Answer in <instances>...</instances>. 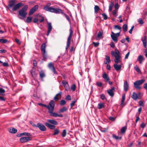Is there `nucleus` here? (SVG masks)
Returning <instances> with one entry per match:
<instances>
[{
  "label": "nucleus",
  "instance_id": "obj_1",
  "mask_svg": "<svg viewBox=\"0 0 147 147\" xmlns=\"http://www.w3.org/2000/svg\"><path fill=\"white\" fill-rule=\"evenodd\" d=\"M111 54L115 58L114 61L116 63L114 64L113 65L114 68L115 70L118 71L121 67V65H118L117 64L121 63V56L120 55V53L119 50L116 49L115 50V52L113 51L111 52Z\"/></svg>",
  "mask_w": 147,
  "mask_h": 147
},
{
  "label": "nucleus",
  "instance_id": "obj_2",
  "mask_svg": "<svg viewBox=\"0 0 147 147\" xmlns=\"http://www.w3.org/2000/svg\"><path fill=\"white\" fill-rule=\"evenodd\" d=\"M16 1L15 0H10L9 1L8 8L9 10L11 8L13 11H15L19 9L22 5V3L16 4Z\"/></svg>",
  "mask_w": 147,
  "mask_h": 147
},
{
  "label": "nucleus",
  "instance_id": "obj_3",
  "mask_svg": "<svg viewBox=\"0 0 147 147\" xmlns=\"http://www.w3.org/2000/svg\"><path fill=\"white\" fill-rule=\"evenodd\" d=\"M47 5H45L44 8L45 10L50 12L56 14H63V10L60 9L58 7L57 8H54L53 7H49Z\"/></svg>",
  "mask_w": 147,
  "mask_h": 147
},
{
  "label": "nucleus",
  "instance_id": "obj_4",
  "mask_svg": "<svg viewBox=\"0 0 147 147\" xmlns=\"http://www.w3.org/2000/svg\"><path fill=\"white\" fill-rule=\"evenodd\" d=\"M28 7V5H26L19 11L18 15L20 16L19 17L20 19H22L26 17L27 14L26 11Z\"/></svg>",
  "mask_w": 147,
  "mask_h": 147
},
{
  "label": "nucleus",
  "instance_id": "obj_5",
  "mask_svg": "<svg viewBox=\"0 0 147 147\" xmlns=\"http://www.w3.org/2000/svg\"><path fill=\"white\" fill-rule=\"evenodd\" d=\"M39 105L47 108L49 110L48 112L50 114L51 111H53L54 109L55 102L54 100H51L49 103L48 105L40 103Z\"/></svg>",
  "mask_w": 147,
  "mask_h": 147
},
{
  "label": "nucleus",
  "instance_id": "obj_6",
  "mask_svg": "<svg viewBox=\"0 0 147 147\" xmlns=\"http://www.w3.org/2000/svg\"><path fill=\"white\" fill-rule=\"evenodd\" d=\"M69 31L70 32V33L67 39L66 46L65 48L66 50L70 46L71 39L73 33V31L71 27L69 30Z\"/></svg>",
  "mask_w": 147,
  "mask_h": 147
},
{
  "label": "nucleus",
  "instance_id": "obj_7",
  "mask_svg": "<svg viewBox=\"0 0 147 147\" xmlns=\"http://www.w3.org/2000/svg\"><path fill=\"white\" fill-rule=\"evenodd\" d=\"M145 81V80L144 79L136 81L134 83V87L137 90H140L141 88L140 85L143 83Z\"/></svg>",
  "mask_w": 147,
  "mask_h": 147
},
{
  "label": "nucleus",
  "instance_id": "obj_8",
  "mask_svg": "<svg viewBox=\"0 0 147 147\" xmlns=\"http://www.w3.org/2000/svg\"><path fill=\"white\" fill-rule=\"evenodd\" d=\"M46 45L45 43L42 44L41 46L40 49L42 51V53L43 55L44 58L46 59L47 58V55L45 53Z\"/></svg>",
  "mask_w": 147,
  "mask_h": 147
},
{
  "label": "nucleus",
  "instance_id": "obj_9",
  "mask_svg": "<svg viewBox=\"0 0 147 147\" xmlns=\"http://www.w3.org/2000/svg\"><path fill=\"white\" fill-rule=\"evenodd\" d=\"M32 139V138L29 137H23L20 138V141L21 143H24L31 140Z\"/></svg>",
  "mask_w": 147,
  "mask_h": 147
},
{
  "label": "nucleus",
  "instance_id": "obj_10",
  "mask_svg": "<svg viewBox=\"0 0 147 147\" xmlns=\"http://www.w3.org/2000/svg\"><path fill=\"white\" fill-rule=\"evenodd\" d=\"M37 126L42 131H45L46 130V128L45 125L41 123H38Z\"/></svg>",
  "mask_w": 147,
  "mask_h": 147
},
{
  "label": "nucleus",
  "instance_id": "obj_11",
  "mask_svg": "<svg viewBox=\"0 0 147 147\" xmlns=\"http://www.w3.org/2000/svg\"><path fill=\"white\" fill-rule=\"evenodd\" d=\"M38 8V5H35L30 10L29 13V15L30 16L32 15L33 13L36 11Z\"/></svg>",
  "mask_w": 147,
  "mask_h": 147
},
{
  "label": "nucleus",
  "instance_id": "obj_12",
  "mask_svg": "<svg viewBox=\"0 0 147 147\" xmlns=\"http://www.w3.org/2000/svg\"><path fill=\"white\" fill-rule=\"evenodd\" d=\"M36 68L33 67L32 69L31 70L30 73L34 78H36L37 75V74L35 71Z\"/></svg>",
  "mask_w": 147,
  "mask_h": 147
},
{
  "label": "nucleus",
  "instance_id": "obj_13",
  "mask_svg": "<svg viewBox=\"0 0 147 147\" xmlns=\"http://www.w3.org/2000/svg\"><path fill=\"white\" fill-rule=\"evenodd\" d=\"M47 24L48 26V30L47 35V36H48L49 35V33L52 30V27L51 23L47 22Z\"/></svg>",
  "mask_w": 147,
  "mask_h": 147
},
{
  "label": "nucleus",
  "instance_id": "obj_14",
  "mask_svg": "<svg viewBox=\"0 0 147 147\" xmlns=\"http://www.w3.org/2000/svg\"><path fill=\"white\" fill-rule=\"evenodd\" d=\"M61 92H60L59 93L57 94L55 96L54 99L55 101H57L61 98Z\"/></svg>",
  "mask_w": 147,
  "mask_h": 147
},
{
  "label": "nucleus",
  "instance_id": "obj_15",
  "mask_svg": "<svg viewBox=\"0 0 147 147\" xmlns=\"http://www.w3.org/2000/svg\"><path fill=\"white\" fill-rule=\"evenodd\" d=\"M141 94L140 92H139L137 94L135 92H134L133 93V94L131 96L132 98L134 100H136L138 97V95H139Z\"/></svg>",
  "mask_w": 147,
  "mask_h": 147
},
{
  "label": "nucleus",
  "instance_id": "obj_16",
  "mask_svg": "<svg viewBox=\"0 0 147 147\" xmlns=\"http://www.w3.org/2000/svg\"><path fill=\"white\" fill-rule=\"evenodd\" d=\"M53 112V111H51V112L50 114V115L54 117H63V115L62 114L59 115L57 113Z\"/></svg>",
  "mask_w": 147,
  "mask_h": 147
},
{
  "label": "nucleus",
  "instance_id": "obj_17",
  "mask_svg": "<svg viewBox=\"0 0 147 147\" xmlns=\"http://www.w3.org/2000/svg\"><path fill=\"white\" fill-rule=\"evenodd\" d=\"M115 90V88L114 87H112L111 89L107 90L108 93L109 95L111 96H113L114 95L113 91Z\"/></svg>",
  "mask_w": 147,
  "mask_h": 147
},
{
  "label": "nucleus",
  "instance_id": "obj_18",
  "mask_svg": "<svg viewBox=\"0 0 147 147\" xmlns=\"http://www.w3.org/2000/svg\"><path fill=\"white\" fill-rule=\"evenodd\" d=\"M111 37L112 39L115 42H117V36L115 35V33L113 32H111Z\"/></svg>",
  "mask_w": 147,
  "mask_h": 147
},
{
  "label": "nucleus",
  "instance_id": "obj_19",
  "mask_svg": "<svg viewBox=\"0 0 147 147\" xmlns=\"http://www.w3.org/2000/svg\"><path fill=\"white\" fill-rule=\"evenodd\" d=\"M137 60L139 61L140 63L142 64L143 61L144 60V57L142 55H139L137 58Z\"/></svg>",
  "mask_w": 147,
  "mask_h": 147
},
{
  "label": "nucleus",
  "instance_id": "obj_20",
  "mask_svg": "<svg viewBox=\"0 0 147 147\" xmlns=\"http://www.w3.org/2000/svg\"><path fill=\"white\" fill-rule=\"evenodd\" d=\"M129 88V85L126 81H125L124 83V90L125 92L127 91Z\"/></svg>",
  "mask_w": 147,
  "mask_h": 147
},
{
  "label": "nucleus",
  "instance_id": "obj_21",
  "mask_svg": "<svg viewBox=\"0 0 147 147\" xmlns=\"http://www.w3.org/2000/svg\"><path fill=\"white\" fill-rule=\"evenodd\" d=\"M45 125L51 129H53L55 128V126L51 125L48 123H45Z\"/></svg>",
  "mask_w": 147,
  "mask_h": 147
},
{
  "label": "nucleus",
  "instance_id": "obj_22",
  "mask_svg": "<svg viewBox=\"0 0 147 147\" xmlns=\"http://www.w3.org/2000/svg\"><path fill=\"white\" fill-rule=\"evenodd\" d=\"M102 76L103 78L105 79L106 82L107 81H109V77L106 73H103L102 74Z\"/></svg>",
  "mask_w": 147,
  "mask_h": 147
},
{
  "label": "nucleus",
  "instance_id": "obj_23",
  "mask_svg": "<svg viewBox=\"0 0 147 147\" xmlns=\"http://www.w3.org/2000/svg\"><path fill=\"white\" fill-rule=\"evenodd\" d=\"M8 130L10 133L13 134L15 133L17 131V129L14 127L10 128Z\"/></svg>",
  "mask_w": 147,
  "mask_h": 147
},
{
  "label": "nucleus",
  "instance_id": "obj_24",
  "mask_svg": "<svg viewBox=\"0 0 147 147\" xmlns=\"http://www.w3.org/2000/svg\"><path fill=\"white\" fill-rule=\"evenodd\" d=\"M47 121L52 124L55 125H57L58 124V123L55 120H54L48 119Z\"/></svg>",
  "mask_w": 147,
  "mask_h": 147
},
{
  "label": "nucleus",
  "instance_id": "obj_25",
  "mask_svg": "<svg viewBox=\"0 0 147 147\" xmlns=\"http://www.w3.org/2000/svg\"><path fill=\"white\" fill-rule=\"evenodd\" d=\"M39 75L40 78L42 79L44 77H45V74L43 71L41 70L39 72Z\"/></svg>",
  "mask_w": 147,
  "mask_h": 147
},
{
  "label": "nucleus",
  "instance_id": "obj_26",
  "mask_svg": "<svg viewBox=\"0 0 147 147\" xmlns=\"http://www.w3.org/2000/svg\"><path fill=\"white\" fill-rule=\"evenodd\" d=\"M127 129V127L124 126L121 128V134H123L126 131Z\"/></svg>",
  "mask_w": 147,
  "mask_h": 147
},
{
  "label": "nucleus",
  "instance_id": "obj_27",
  "mask_svg": "<svg viewBox=\"0 0 147 147\" xmlns=\"http://www.w3.org/2000/svg\"><path fill=\"white\" fill-rule=\"evenodd\" d=\"M125 100V94L122 95V99L121 101V105L123 106L124 105L123 104Z\"/></svg>",
  "mask_w": 147,
  "mask_h": 147
},
{
  "label": "nucleus",
  "instance_id": "obj_28",
  "mask_svg": "<svg viewBox=\"0 0 147 147\" xmlns=\"http://www.w3.org/2000/svg\"><path fill=\"white\" fill-rule=\"evenodd\" d=\"M32 19V17L31 16L28 17H27L25 22L27 23H30L31 22Z\"/></svg>",
  "mask_w": 147,
  "mask_h": 147
},
{
  "label": "nucleus",
  "instance_id": "obj_29",
  "mask_svg": "<svg viewBox=\"0 0 147 147\" xmlns=\"http://www.w3.org/2000/svg\"><path fill=\"white\" fill-rule=\"evenodd\" d=\"M48 67L50 70L55 68L53 63L51 62H50L49 63Z\"/></svg>",
  "mask_w": 147,
  "mask_h": 147
},
{
  "label": "nucleus",
  "instance_id": "obj_30",
  "mask_svg": "<svg viewBox=\"0 0 147 147\" xmlns=\"http://www.w3.org/2000/svg\"><path fill=\"white\" fill-rule=\"evenodd\" d=\"M103 35V33L101 31H99L97 35V38L98 39H100L101 38V36Z\"/></svg>",
  "mask_w": 147,
  "mask_h": 147
},
{
  "label": "nucleus",
  "instance_id": "obj_31",
  "mask_svg": "<svg viewBox=\"0 0 147 147\" xmlns=\"http://www.w3.org/2000/svg\"><path fill=\"white\" fill-rule=\"evenodd\" d=\"M94 12L96 13H98V11L100 9V8L98 5H95L94 7Z\"/></svg>",
  "mask_w": 147,
  "mask_h": 147
},
{
  "label": "nucleus",
  "instance_id": "obj_32",
  "mask_svg": "<svg viewBox=\"0 0 147 147\" xmlns=\"http://www.w3.org/2000/svg\"><path fill=\"white\" fill-rule=\"evenodd\" d=\"M98 108L99 109H100L104 107V104L100 103L98 104Z\"/></svg>",
  "mask_w": 147,
  "mask_h": 147
},
{
  "label": "nucleus",
  "instance_id": "obj_33",
  "mask_svg": "<svg viewBox=\"0 0 147 147\" xmlns=\"http://www.w3.org/2000/svg\"><path fill=\"white\" fill-rule=\"evenodd\" d=\"M67 110V108L65 107H64L60 109L59 112L62 113L66 111Z\"/></svg>",
  "mask_w": 147,
  "mask_h": 147
},
{
  "label": "nucleus",
  "instance_id": "obj_34",
  "mask_svg": "<svg viewBox=\"0 0 147 147\" xmlns=\"http://www.w3.org/2000/svg\"><path fill=\"white\" fill-rule=\"evenodd\" d=\"M0 42L2 43H5L8 42V41L7 40L3 39H0Z\"/></svg>",
  "mask_w": 147,
  "mask_h": 147
},
{
  "label": "nucleus",
  "instance_id": "obj_35",
  "mask_svg": "<svg viewBox=\"0 0 147 147\" xmlns=\"http://www.w3.org/2000/svg\"><path fill=\"white\" fill-rule=\"evenodd\" d=\"M135 69L138 73H140L141 72V70L136 65L134 67Z\"/></svg>",
  "mask_w": 147,
  "mask_h": 147
},
{
  "label": "nucleus",
  "instance_id": "obj_36",
  "mask_svg": "<svg viewBox=\"0 0 147 147\" xmlns=\"http://www.w3.org/2000/svg\"><path fill=\"white\" fill-rule=\"evenodd\" d=\"M62 83L64 86V87H66L69 85L68 83L65 80H63Z\"/></svg>",
  "mask_w": 147,
  "mask_h": 147
},
{
  "label": "nucleus",
  "instance_id": "obj_37",
  "mask_svg": "<svg viewBox=\"0 0 147 147\" xmlns=\"http://www.w3.org/2000/svg\"><path fill=\"white\" fill-rule=\"evenodd\" d=\"M105 59L107 61L108 63H109L111 62V60L109 56L108 55H105Z\"/></svg>",
  "mask_w": 147,
  "mask_h": 147
},
{
  "label": "nucleus",
  "instance_id": "obj_38",
  "mask_svg": "<svg viewBox=\"0 0 147 147\" xmlns=\"http://www.w3.org/2000/svg\"><path fill=\"white\" fill-rule=\"evenodd\" d=\"M63 14L64 15V16L66 17V18L67 20H68V22H69L70 23L71 20H70V19L69 17L68 16V15H67V14H66L65 13H64L63 12V14Z\"/></svg>",
  "mask_w": 147,
  "mask_h": 147
},
{
  "label": "nucleus",
  "instance_id": "obj_39",
  "mask_svg": "<svg viewBox=\"0 0 147 147\" xmlns=\"http://www.w3.org/2000/svg\"><path fill=\"white\" fill-rule=\"evenodd\" d=\"M123 28L124 31L126 32L127 30V26L125 24H123Z\"/></svg>",
  "mask_w": 147,
  "mask_h": 147
},
{
  "label": "nucleus",
  "instance_id": "obj_40",
  "mask_svg": "<svg viewBox=\"0 0 147 147\" xmlns=\"http://www.w3.org/2000/svg\"><path fill=\"white\" fill-rule=\"evenodd\" d=\"M66 129H64L62 132V136L63 137H65L66 135Z\"/></svg>",
  "mask_w": 147,
  "mask_h": 147
},
{
  "label": "nucleus",
  "instance_id": "obj_41",
  "mask_svg": "<svg viewBox=\"0 0 147 147\" xmlns=\"http://www.w3.org/2000/svg\"><path fill=\"white\" fill-rule=\"evenodd\" d=\"M121 27L119 25H115L114 27V29H117L119 30H120L121 29Z\"/></svg>",
  "mask_w": 147,
  "mask_h": 147
},
{
  "label": "nucleus",
  "instance_id": "obj_42",
  "mask_svg": "<svg viewBox=\"0 0 147 147\" xmlns=\"http://www.w3.org/2000/svg\"><path fill=\"white\" fill-rule=\"evenodd\" d=\"M66 103V101L64 100H62L60 101V105H63L65 104Z\"/></svg>",
  "mask_w": 147,
  "mask_h": 147
},
{
  "label": "nucleus",
  "instance_id": "obj_43",
  "mask_svg": "<svg viewBox=\"0 0 147 147\" xmlns=\"http://www.w3.org/2000/svg\"><path fill=\"white\" fill-rule=\"evenodd\" d=\"M5 92V91L4 89H3L2 88H0V94L3 95Z\"/></svg>",
  "mask_w": 147,
  "mask_h": 147
},
{
  "label": "nucleus",
  "instance_id": "obj_44",
  "mask_svg": "<svg viewBox=\"0 0 147 147\" xmlns=\"http://www.w3.org/2000/svg\"><path fill=\"white\" fill-rule=\"evenodd\" d=\"M59 133V131L57 129H56L54 130V133L53 134V135H55L58 134Z\"/></svg>",
  "mask_w": 147,
  "mask_h": 147
},
{
  "label": "nucleus",
  "instance_id": "obj_45",
  "mask_svg": "<svg viewBox=\"0 0 147 147\" xmlns=\"http://www.w3.org/2000/svg\"><path fill=\"white\" fill-rule=\"evenodd\" d=\"M113 137L116 139V140L121 139V137H119L118 136H117L116 135H114L113 136Z\"/></svg>",
  "mask_w": 147,
  "mask_h": 147
},
{
  "label": "nucleus",
  "instance_id": "obj_46",
  "mask_svg": "<svg viewBox=\"0 0 147 147\" xmlns=\"http://www.w3.org/2000/svg\"><path fill=\"white\" fill-rule=\"evenodd\" d=\"M76 87L75 85L73 84L71 86V89L73 91H74L76 90Z\"/></svg>",
  "mask_w": 147,
  "mask_h": 147
},
{
  "label": "nucleus",
  "instance_id": "obj_47",
  "mask_svg": "<svg viewBox=\"0 0 147 147\" xmlns=\"http://www.w3.org/2000/svg\"><path fill=\"white\" fill-rule=\"evenodd\" d=\"M138 22L139 24H142L144 23V22H143V20L141 18H140L139 19Z\"/></svg>",
  "mask_w": 147,
  "mask_h": 147
},
{
  "label": "nucleus",
  "instance_id": "obj_48",
  "mask_svg": "<svg viewBox=\"0 0 147 147\" xmlns=\"http://www.w3.org/2000/svg\"><path fill=\"white\" fill-rule=\"evenodd\" d=\"M96 85L98 87H101L102 85V83L100 82H97L96 83Z\"/></svg>",
  "mask_w": 147,
  "mask_h": 147
},
{
  "label": "nucleus",
  "instance_id": "obj_49",
  "mask_svg": "<svg viewBox=\"0 0 147 147\" xmlns=\"http://www.w3.org/2000/svg\"><path fill=\"white\" fill-rule=\"evenodd\" d=\"M102 16L103 17L104 19L105 20H106L107 19V16L105 13H103L102 14Z\"/></svg>",
  "mask_w": 147,
  "mask_h": 147
},
{
  "label": "nucleus",
  "instance_id": "obj_50",
  "mask_svg": "<svg viewBox=\"0 0 147 147\" xmlns=\"http://www.w3.org/2000/svg\"><path fill=\"white\" fill-rule=\"evenodd\" d=\"M139 104L140 106H144V103L143 101L142 100L140 101L139 102Z\"/></svg>",
  "mask_w": 147,
  "mask_h": 147
},
{
  "label": "nucleus",
  "instance_id": "obj_51",
  "mask_svg": "<svg viewBox=\"0 0 147 147\" xmlns=\"http://www.w3.org/2000/svg\"><path fill=\"white\" fill-rule=\"evenodd\" d=\"M100 96V98L102 100H104L105 98V96L104 94H101Z\"/></svg>",
  "mask_w": 147,
  "mask_h": 147
},
{
  "label": "nucleus",
  "instance_id": "obj_52",
  "mask_svg": "<svg viewBox=\"0 0 147 147\" xmlns=\"http://www.w3.org/2000/svg\"><path fill=\"white\" fill-rule=\"evenodd\" d=\"M66 98L68 100H71V96L69 95H68L66 96Z\"/></svg>",
  "mask_w": 147,
  "mask_h": 147
},
{
  "label": "nucleus",
  "instance_id": "obj_53",
  "mask_svg": "<svg viewBox=\"0 0 147 147\" xmlns=\"http://www.w3.org/2000/svg\"><path fill=\"white\" fill-rule=\"evenodd\" d=\"M21 134L22 135H26L27 136H29L30 135V134L29 133L24 132L22 133Z\"/></svg>",
  "mask_w": 147,
  "mask_h": 147
},
{
  "label": "nucleus",
  "instance_id": "obj_54",
  "mask_svg": "<svg viewBox=\"0 0 147 147\" xmlns=\"http://www.w3.org/2000/svg\"><path fill=\"white\" fill-rule=\"evenodd\" d=\"M92 44L94 45V46L95 47H97L98 46L99 44V42H93Z\"/></svg>",
  "mask_w": 147,
  "mask_h": 147
},
{
  "label": "nucleus",
  "instance_id": "obj_55",
  "mask_svg": "<svg viewBox=\"0 0 147 147\" xmlns=\"http://www.w3.org/2000/svg\"><path fill=\"white\" fill-rule=\"evenodd\" d=\"M144 47L145 48H146L147 41H142Z\"/></svg>",
  "mask_w": 147,
  "mask_h": 147
},
{
  "label": "nucleus",
  "instance_id": "obj_56",
  "mask_svg": "<svg viewBox=\"0 0 147 147\" xmlns=\"http://www.w3.org/2000/svg\"><path fill=\"white\" fill-rule=\"evenodd\" d=\"M142 41H146V35L144 36L143 39H142Z\"/></svg>",
  "mask_w": 147,
  "mask_h": 147
},
{
  "label": "nucleus",
  "instance_id": "obj_57",
  "mask_svg": "<svg viewBox=\"0 0 147 147\" xmlns=\"http://www.w3.org/2000/svg\"><path fill=\"white\" fill-rule=\"evenodd\" d=\"M129 54H130L129 52L127 53L126 55L125 56V59H127L128 58V57L129 55Z\"/></svg>",
  "mask_w": 147,
  "mask_h": 147
},
{
  "label": "nucleus",
  "instance_id": "obj_58",
  "mask_svg": "<svg viewBox=\"0 0 147 147\" xmlns=\"http://www.w3.org/2000/svg\"><path fill=\"white\" fill-rule=\"evenodd\" d=\"M134 26H132L131 27V29L129 31V33L130 34H132V30H133V28H134Z\"/></svg>",
  "mask_w": 147,
  "mask_h": 147
},
{
  "label": "nucleus",
  "instance_id": "obj_59",
  "mask_svg": "<svg viewBox=\"0 0 147 147\" xmlns=\"http://www.w3.org/2000/svg\"><path fill=\"white\" fill-rule=\"evenodd\" d=\"M51 70H52L53 72L55 74H57V72L56 71V70H55V68L53 69H51Z\"/></svg>",
  "mask_w": 147,
  "mask_h": 147
},
{
  "label": "nucleus",
  "instance_id": "obj_60",
  "mask_svg": "<svg viewBox=\"0 0 147 147\" xmlns=\"http://www.w3.org/2000/svg\"><path fill=\"white\" fill-rule=\"evenodd\" d=\"M75 102H76V101H73L71 103L70 106H71V107H73L74 105H75Z\"/></svg>",
  "mask_w": 147,
  "mask_h": 147
},
{
  "label": "nucleus",
  "instance_id": "obj_61",
  "mask_svg": "<svg viewBox=\"0 0 147 147\" xmlns=\"http://www.w3.org/2000/svg\"><path fill=\"white\" fill-rule=\"evenodd\" d=\"M113 13L114 16L116 17L117 16V11L116 10H113Z\"/></svg>",
  "mask_w": 147,
  "mask_h": 147
},
{
  "label": "nucleus",
  "instance_id": "obj_62",
  "mask_svg": "<svg viewBox=\"0 0 147 147\" xmlns=\"http://www.w3.org/2000/svg\"><path fill=\"white\" fill-rule=\"evenodd\" d=\"M38 21V20L37 18H34L33 19V21L35 23H37Z\"/></svg>",
  "mask_w": 147,
  "mask_h": 147
},
{
  "label": "nucleus",
  "instance_id": "obj_63",
  "mask_svg": "<svg viewBox=\"0 0 147 147\" xmlns=\"http://www.w3.org/2000/svg\"><path fill=\"white\" fill-rule=\"evenodd\" d=\"M145 124L144 123H142L140 125L141 127L142 128H144L145 126Z\"/></svg>",
  "mask_w": 147,
  "mask_h": 147
},
{
  "label": "nucleus",
  "instance_id": "obj_64",
  "mask_svg": "<svg viewBox=\"0 0 147 147\" xmlns=\"http://www.w3.org/2000/svg\"><path fill=\"white\" fill-rule=\"evenodd\" d=\"M143 87L145 89L147 90V83H146L144 84Z\"/></svg>",
  "mask_w": 147,
  "mask_h": 147
}]
</instances>
